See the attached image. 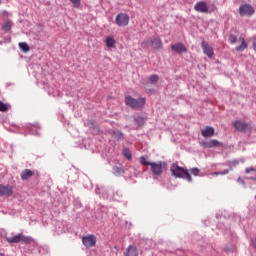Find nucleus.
<instances>
[{
    "mask_svg": "<svg viewBox=\"0 0 256 256\" xmlns=\"http://www.w3.org/2000/svg\"><path fill=\"white\" fill-rule=\"evenodd\" d=\"M7 111H9V106H7V104L0 101V112L5 113Z\"/></svg>",
    "mask_w": 256,
    "mask_h": 256,
    "instance_id": "nucleus-28",
    "label": "nucleus"
},
{
    "mask_svg": "<svg viewBox=\"0 0 256 256\" xmlns=\"http://www.w3.org/2000/svg\"><path fill=\"white\" fill-rule=\"evenodd\" d=\"M226 173H229V170H226Z\"/></svg>",
    "mask_w": 256,
    "mask_h": 256,
    "instance_id": "nucleus-36",
    "label": "nucleus"
},
{
    "mask_svg": "<svg viewBox=\"0 0 256 256\" xmlns=\"http://www.w3.org/2000/svg\"><path fill=\"white\" fill-rule=\"evenodd\" d=\"M0 256H5V255H3V253H0Z\"/></svg>",
    "mask_w": 256,
    "mask_h": 256,
    "instance_id": "nucleus-35",
    "label": "nucleus"
},
{
    "mask_svg": "<svg viewBox=\"0 0 256 256\" xmlns=\"http://www.w3.org/2000/svg\"><path fill=\"white\" fill-rule=\"evenodd\" d=\"M139 252L137 251V247L130 245L126 249L125 256H138Z\"/></svg>",
    "mask_w": 256,
    "mask_h": 256,
    "instance_id": "nucleus-18",
    "label": "nucleus"
},
{
    "mask_svg": "<svg viewBox=\"0 0 256 256\" xmlns=\"http://www.w3.org/2000/svg\"><path fill=\"white\" fill-rule=\"evenodd\" d=\"M135 123H136V125H139V127H141V125H144V123H145V117H143V116L136 117Z\"/></svg>",
    "mask_w": 256,
    "mask_h": 256,
    "instance_id": "nucleus-26",
    "label": "nucleus"
},
{
    "mask_svg": "<svg viewBox=\"0 0 256 256\" xmlns=\"http://www.w3.org/2000/svg\"><path fill=\"white\" fill-rule=\"evenodd\" d=\"M228 43H231V45H235V43H237V36L234 34H230L228 36Z\"/></svg>",
    "mask_w": 256,
    "mask_h": 256,
    "instance_id": "nucleus-27",
    "label": "nucleus"
},
{
    "mask_svg": "<svg viewBox=\"0 0 256 256\" xmlns=\"http://www.w3.org/2000/svg\"><path fill=\"white\" fill-rule=\"evenodd\" d=\"M19 48L21 49V51H24V53H28V51L30 49L29 44H27V42H20Z\"/></svg>",
    "mask_w": 256,
    "mask_h": 256,
    "instance_id": "nucleus-23",
    "label": "nucleus"
},
{
    "mask_svg": "<svg viewBox=\"0 0 256 256\" xmlns=\"http://www.w3.org/2000/svg\"><path fill=\"white\" fill-rule=\"evenodd\" d=\"M252 171H255V172H256V169H254L253 166L245 169L246 175L249 174V173H251Z\"/></svg>",
    "mask_w": 256,
    "mask_h": 256,
    "instance_id": "nucleus-33",
    "label": "nucleus"
},
{
    "mask_svg": "<svg viewBox=\"0 0 256 256\" xmlns=\"http://www.w3.org/2000/svg\"><path fill=\"white\" fill-rule=\"evenodd\" d=\"M125 103L131 109H135L136 111H141V109H143V107H145L146 100L143 97L135 99L129 95H126Z\"/></svg>",
    "mask_w": 256,
    "mask_h": 256,
    "instance_id": "nucleus-2",
    "label": "nucleus"
},
{
    "mask_svg": "<svg viewBox=\"0 0 256 256\" xmlns=\"http://www.w3.org/2000/svg\"><path fill=\"white\" fill-rule=\"evenodd\" d=\"M116 24L118 27H127L129 25V15L120 13L116 16Z\"/></svg>",
    "mask_w": 256,
    "mask_h": 256,
    "instance_id": "nucleus-6",
    "label": "nucleus"
},
{
    "mask_svg": "<svg viewBox=\"0 0 256 256\" xmlns=\"http://www.w3.org/2000/svg\"><path fill=\"white\" fill-rule=\"evenodd\" d=\"M194 9L197 13H209V6H207V2L199 1L195 4Z\"/></svg>",
    "mask_w": 256,
    "mask_h": 256,
    "instance_id": "nucleus-10",
    "label": "nucleus"
},
{
    "mask_svg": "<svg viewBox=\"0 0 256 256\" xmlns=\"http://www.w3.org/2000/svg\"><path fill=\"white\" fill-rule=\"evenodd\" d=\"M170 173L172 177H175L176 179H187L189 183L193 181V178L191 177V174L189 173V170L179 166V162H174L170 166Z\"/></svg>",
    "mask_w": 256,
    "mask_h": 256,
    "instance_id": "nucleus-1",
    "label": "nucleus"
},
{
    "mask_svg": "<svg viewBox=\"0 0 256 256\" xmlns=\"http://www.w3.org/2000/svg\"><path fill=\"white\" fill-rule=\"evenodd\" d=\"M8 243H21V234L6 238Z\"/></svg>",
    "mask_w": 256,
    "mask_h": 256,
    "instance_id": "nucleus-21",
    "label": "nucleus"
},
{
    "mask_svg": "<svg viewBox=\"0 0 256 256\" xmlns=\"http://www.w3.org/2000/svg\"><path fill=\"white\" fill-rule=\"evenodd\" d=\"M150 43H151L153 49H161V47H163V42H161V39H159L157 37H151V38L145 40L144 42L141 43V47L143 49H147V47H149Z\"/></svg>",
    "mask_w": 256,
    "mask_h": 256,
    "instance_id": "nucleus-3",
    "label": "nucleus"
},
{
    "mask_svg": "<svg viewBox=\"0 0 256 256\" xmlns=\"http://www.w3.org/2000/svg\"><path fill=\"white\" fill-rule=\"evenodd\" d=\"M172 51L177 53L178 55H183V53H187V47L181 42L171 45Z\"/></svg>",
    "mask_w": 256,
    "mask_h": 256,
    "instance_id": "nucleus-11",
    "label": "nucleus"
},
{
    "mask_svg": "<svg viewBox=\"0 0 256 256\" xmlns=\"http://www.w3.org/2000/svg\"><path fill=\"white\" fill-rule=\"evenodd\" d=\"M104 43L106 45V47H108V49H113V47H115V38H113V36H106Z\"/></svg>",
    "mask_w": 256,
    "mask_h": 256,
    "instance_id": "nucleus-17",
    "label": "nucleus"
},
{
    "mask_svg": "<svg viewBox=\"0 0 256 256\" xmlns=\"http://www.w3.org/2000/svg\"><path fill=\"white\" fill-rule=\"evenodd\" d=\"M163 165H165V163L163 162H152V164H150V167L153 175H155L156 177H161V175H163Z\"/></svg>",
    "mask_w": 256,
    "mask_h": 256,
    "instance_id": "nucleus-5",
    "label": "nucleus"
},
{
    "mask_svg": "<svg viewBox=\"0 0 256 256\" xmlns=\"http://www.w3.org/2000/svg\"><path fill=\"white\" fill-rule=\"evenodd\" d=\"M239 43L240 45L235 48L236 51L243 52L245 49H247L248 45L243 36L239 37Z\"/></svg>",
    "mask_w": 256,
    "mask_h": 256,
    "instance_id": "nucleus-16",
    "label": "nucleus"
},
{
    "mask_svg": "<svg viewBox=\"0 0 256 256\" xmlns=\"http://www.w3.org/2000/svg\"><path fill=\"white\" fill-rule=\"evenodd\" d=\"M199 168H192L190 169V173L194 175V177H199Z\"/></svg>",
    "mask_w": 256,
    "mask_h": 256,
    "instance_id": "nucleus-31",
    "label": "nucleus"
},
{
    "mask_svg": "<svg viewBox=\"0 0 256 256\" xmlns=\"http://www.w3.org/2000/svg\"><path fill=\"white\" fill-rule=\"evenodd\" d=\"M0 4H1V0H0Z\"/></svg>",
    "mask_w": 256,
    "mask_h": 256,
    "instance_id": "nucleus-37",
    "label": "nucleus"
},
{
    "mask_svg": "<svg viewBox=\"0 0 256 256\" xmlns=\"http://www.w3.org/2000/svg\"><path fill=\"white\" fill-rule=\"evenodd\" d=\"M202 49L205 55H207V57H213L214 53H213V48L211 46H209V44L205 41H202Z\"/></svg>",
    "mask_w": 256,
    "mask_h": 256,
    "instance_id": "nucleus-13",
    "label": "nucleus"
},
{
    "mask_svg": "<svg viewBox=\"0 0 256 256\" xmlns=\"http://www.w3.org/2000/svg\"><path fill=\"white\" fill-rule=\"evenodd\" d=\"M82 243L84 247L87 248L95 247L97 244V237H95V235L84 236L82 237Z\"/></svg>",
    "mask_w": 256,
    "mask_h": 256,
    "instance_id": "nucleus-7",
    "label": "nucleus"
},
{
    "mask_svg": "<svg viewBox=\"0 0 256 256\" xmlns=\"http://www.w3.org/2000/svg\"><path fill=\"white\" fill-rule=\"evenodd\" d=\"M11 27H13V23L11 22V20H6V21L2 24V29H3L6 33H9V30L11 29Z\"/></svg>",
    "mask_w": 256,
    "mask_h": 256,
    "instance_id": "nucleus-20",
    "label": "nucleus"
},
{
    "mask_svg": "<svg viewBox=\"0 0 256 256\" xmlns=\"http://www.w3.org/2000/svg\"><path fill=\"white\" fill-rule=\"evenodd\" d=\"M249 179H251L252 181H256L255 177H250Z\"/></svg>",
    "mask_w": 256,
    "mask_h": 256,
    "instance_id": "nucleus-34",
    "label": "nucleus"
},
{
    "mask_svg": "<svg viewBox=\"0 0 256 256\" xmlns=\"http://www.w3.org/2000/svg\"><path fill=\"white\" fill-rule=\"evenodd\" d=\"M74 7H79L81 5V0H70Z\"/></svg>",
    "mask_w": 256,
    "mask_h": 256,
    "instance_id": "nucleus-32",
    "label": "nucleus"
},
{
    "mask_svg": "<svg viewBox=\"0 0 256 256\" xmlns=\"http://www.w3.org/2000/svg\"><path fill=\"white\" fill-rule=\"evenodd\" d=\"M13 195V186L0 184V197H11Z\"/></svg>",
    "mask_w": 256,
    "mask_h": 256,
    "instance_id": "nucleus-8",
    "label": "nucleus"
},
{
    "mask_svg": "<svg viewBox=\"0 0 256 256\" xmlns=\"http://www.w3.org/2000/svg\"><path fill=\"white\" fill-rule=\"evenodd\" d=\"M111 135L114 139H117V141H120V139H123V132L119 130L112 131Z\"/></svg>",
    "mask_w": 256,
    "mask_h": 256,
    "instance_id": "nucleus-22",
    "label": "nucleus"
},
{
    "mask_svg": "<svg viewBox=\"0 0 256 256\" xmlns=\"http://www.w3.org/2000/svg\"><path fill=\"white\" fill-rule=\"evenodd\" d=\"M237 165H239V162L237 160H233V161H229L226 163V166L229 167L230 171L237 167Z\"/></svg>",
    "mask_w": 256,
    "mask_h": 256,
    "instance_id": "nucleus-25",
    "label": "nucleus"
},
{
    "mask_svg": "<svg viewBox=\"0 0 256 256\" xmlns=\"http://www.w3.org/2000/svg\"><path fill=\"white\" fill-rule=\"evenodd\" d=\"M123 156L128 159V161H131L132 156H131V150H129V148H124L123 149Z\"/></svg>",
    "mask_w": 256,
    "mask_h": 256,
    "instance_id": "nucleus-24",
    "label": "nucleus"
},
{
    "mask_svg": "<svg viewBox=\"0 0 256 256\" xmlns=\"http://www.w3.org/2000/svg\"><path fill=\"white\" fill-rule=\"evenodd\" d=\"M26 243L27 245L33 243V238L20 234V243Z\"/></svg>",
    "mask_w": 256,
    "mask_h": 256,
    "instance_id": "nucleus-19",
    "label": "nucleus"
},
{
    "mask_svg": "<svg viewBox=\"0 0 256 256\" xmlns=\"http://www.w3.org/2000/svg\"><path fill=\"white\" fill-rule=\"evenodd\" d=\"M233 127L236 128L237 131L240 132H245V131H249L250 126L249 124L245 123V122H241L239 120H236L232 123Z\"/></svg>",
    "mask_w": 256,
    "mask_h": 256,
    "instance_id": "nucleus-9",
    "label": "nucleus"
},
{
    "mask_svg": "<svg viewBox=\"0 0 256 256\" xmlns=\"http://www.w3.org/2000/svg\"><path fill=\"white\" fill-rule=\"evenodd\" d=\"M219 141L217 140H210V141H203L201 142V146L205 149H211V147H218Z\"/></svg>",
    "mask_w": 256,
    "mask_h": 256,
    "instance_id": "nucleus-14",
    "label": "nucleus"
},
{
    "mask_svg": "<svg viewBox=\"0 0 256 256\" xmlns=\"http://www.w3.org/2000/svg\"><path fill=\"white\" fill-rule=\"evenodd\" d=\"M140 163L141 165L151 166L153 162L147 161V158L145 156L140 157Z\"/></svg>",
    "mask_w": 256,
    "mask_h": 256,
    "instance_id": "nucleus-29",
    "label": "nucleus"
},
{
    "mask_svg": "<svg viewBox=\"0 0 256 256\" xmlns=\"http://www.w3.org/2000/svg\"><path fill=\"white\" fill-rule=\"evenodd\" d=\"M150 83H157L159 81V76L157 74H153L149 77Z\"/></svg>",
    "mask_w": 256,
    "mask_h": 256,
    "instance_id": "nucleus-30",
    "label": "nucleus"
},
{
    "mask_svg": "<svg viewBox=\"0 0 256 256\" xmlns=\"http://www.w3.org/2000/svg\"><path fill=\"white\" fill-rule=\"evenodd\" d=\"M239 14L242 17H244V16L251 17V15L255 14V8H253V6H251L249 4H244V5L240 6Z\"/></svg>",
    "mask_w": 256,
    "mask_h": 256,
    "instance_id": "nucleus-4",
    "label": "nucleus"
},
{
    "mask_svg": "<svg viewBox=\"0 0 256 256\" xmlns=\"http://www.w3.org/2000/svg\"><path fill=\"white\" fill-rule=\"evenodd\" d=\"M202 137L209 138L215 135V128L211 126H206L203 130H201Z\"/></svg>",
    "mask_w": 256,
    "mask_h": 256,
    "instance_id": "nucleus-12",
    "label": "nucleus"
},
{
    "mask_svg": "<svg viewBox=\"0 0 256 256\" xmlns=\"http://www.w3.org/2000/svg\"><path fill=\"white\" fill-rule=\"evenodd\" d=\"M33 175H35L34 171H32L31 169H25L21 173V180L27 181V179H31V177H33Z\"/></svg>",
    "mask_w": 256,
    "mask_h": 256,
    "instance_id": "nucleus-15",
    "label": "nucleus"
}]
</instances>
